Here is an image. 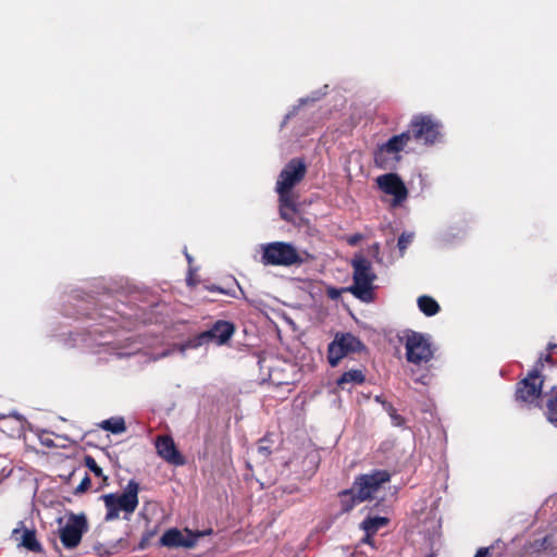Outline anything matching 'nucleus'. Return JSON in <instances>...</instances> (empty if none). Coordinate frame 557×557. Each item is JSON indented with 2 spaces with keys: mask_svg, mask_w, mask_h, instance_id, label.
<instances>
[{
  "mask_svg": "<svg viewBox=\"0 0 557 557\" xmlns=\"http://www.w3.org/2000/svg\"><path fill=\"white\" fill-rule=\"evenodd\" d=\"M351 265L354 269V284L348 288V292L361 301L371 302L373 300V282L376 278L371 262L363 256H356Z\"/></svg>",
  "mask_w": 557,
  "mask_h": 557,
  "instance_id": "f257e3e1",
  "label": "nucleus"
},
{
  "mask_svg": "<svg viewBox=\"0 0 557 557\" xmlns=\"http://www.w3.org/2000/svg\"><path fill=\"white\" fill-rule=\"evenodd\" d=\"M389 480L391 474L386 470H373L359 475L351 490L345 492L344 495H350L354 503H361L374 497L381 486Z\"/></svg>",
  "mask_w": 557,
  "mask_h": 557,
  "instance_id": "f03ea898",
  "label": "nucleus"
},
{
  "mask_svg": "<svg viewBox=\"0 0 557 557\" xmlns=\"http://www.w3.org/2000/svg\"><path fill=\"white\" fill-rule=\"evenodd\" d=\"M410 140V133L404 132L391 137L386 143L377 147L374 152V163L383 170H393L400 161V152Z\"/></svg>",
  "mask_w": 557,
  "mask_h": 557,
  "instance_id": "7ed1b4c3",
  "label": "nucleus"
},
{
  "mask_svg": "<svg viewBox=\"0 0 557 557\" xmlns=\"http://www.w3.org/2000/svg\"><path fill=\"white\" fill-rule=\"evenodd\" d=\"M138 488L135 481H129L122 494H107V520L117 518L121 511L133 513L138 505Z\"/></svg>",
  "mask_w": 557,
  "mask_h": 557,
  "instance_id": "20e7f679",
  "label": "nucleus"
},
{
  "mask_svg": "<svg viewBox=\"0 0 557 557\" xmlns=\"http://www.w3.org/2000/svg\"><path fill=\"white\" fill-rule=\"evenodd\" d=\"M442 123L432 115H416L410 123V137L418 143L431 146L442 139Z\"/></svg>",
  "mask_w": 557,
  "mask_h": 557,
  "instance_id": "39448f33",
  "label": "nucleus"
},
{
  "mask_svg": "<svg viewBox=\"0 0 557 557\" xmlns=\"http://www.w3.org/2000/svg\"><path fill=\"white\" fill-rule=\"evenodd\" d=\"M300 261L297 249L289 243L273 242L262 246V262L267 265L290 267Z\"/></svg>",
  "mask_w": 557,
  "mask_h": 557,
  "instance_id": "423d86ee",
  "label": "nucleus"
},
{
  "mask_svg": "<svg viewBox=\"0 0 557 557\" xmlns=\"http://www.w3.org/2000/svg\"><path fill=\"white\" fill-rule=\"evenodd\" d=\"M59 524V536L61 543L66 548H75L82 541L83 534L87 531V520L85 515L70 513L66 521L64 518L57 519Z\"/></svg>",
  "mask_w": 557,
  "mask_h": 557,
  "instance_id": "0eeeda50",
  "label": "nucleus"
},
{
  "mask_svg": "<svg viewBox=\"0 0 557 557\" xmlns=\"http://www.w3.org/2000/svg\"><path fill=\"white\" fill-rule=\"evenodd\" d=\"M405 346L407 360L411 363L428 362L433 356L429 337L421 333L411 332L408 334Z\"/></svg>",
  "mask_w": 557,
  "mask_h": 557,
  "instance_id": "6e6552de",
  "label": "nucleus"
},
{
  "mask_svg": "<svg viewBox=\"0 0 557 557\" xmlns=\"http://www.w3.org/2000/svg\"><path fill=\"white\" fill-rule=\"evenodd\" d=\"M234 325L227 321H216L211 329L202 332L193 341L189 346L197 348L208 343H214L216 345H224L234 334Z\"/></svg>",
  "mask_w": 557,
  "mask_h": 557,
  "instance_id": "1a4fd4ad",
  "label": "nucleus"
},
{
  "mask_svg": "<svg viewBox=\"0 0 557 557\" xmlns=\"http://www.w3.org/2000/svg\"><path fill=\"white\" fill-rule=\"evenodd\" d=\"M542 386L543 380L535 368L518 384L516 397L520 401L532 404L540 397Z\"/></svg>",
  "mask_w": 557,
  "mask_h": 557,
  "instance_id": "9d476101",
  "label": "nucleus"
},
{
  "mask_svg": "<svg viewBox=\"0 0 557 557\" xmlns=\"http://www.w3.org/2000/svg\"><path fill=\"white\" fill-rule=\"evenodd\" d=\"M306 164L301 159H292L281 171L275 187L293 189L305 176Z\"/></svg>",
  "mask_w": 557,
  "mask_h": 557,
  "instance_id": "9b49d317",
  "label": "nucleus"
},
{
  "mask_svg": "<svg viewBox=\"0 0 557 557\" xmlns=\"http://www.w3.org/2000/svg\"><path fill=\"white\" fill-rule=\"evenodd\" d=\"M376 184L382 191L394 197V206L400 205L408 196L406 185L396 173H387L377 176Z\"/></svg>",
  "mask_w": 557,
  "mask_h": 557,
  "instance_id": "f8f14e48",
  "label": "nucleus"
},
{
  "mask_svg": "<svg viewBox=\"0 0 557 557\" xmlns=\"http://www.w3.org/2000/svg\"><path fill=\"white\" fill-rule=\"evenodd\" d=\"M156 448L158 455L165 461L181 466L184 463V459L178 453L174 441L170 436H159L156 440Z\"/></svg>",
  "mask_w": 557,
  "mask_h": 557,
  "instance_id": "ddd939ff",
  "label": "nucleus"
},
{
  "mask_svg": "<svg viewBox=\"0 0 557 557\" xmlns=\"http://www.w3.org/2000/svg\"><path fill=\"white\" fill-rule=\"evenodd\" d=\"M83 342L85 346L90 348L94 352H100L103 346L102 324L88 327L83 334Z\"/></svg>",
  "mask_w": 557,
  "mask_h": 557,
  "instance_id": "4468645a",
  "label": "nucleus"
},
{
  "mask_svg": "<svg viewBox=\"0 0 557 557\" xmlns=\"http://www.w3.org/2000/svg\"><path fill=\"white\" fill-rule=\"evenodd\" d=\"M183 535H184V533L175 528L169 529L161 536L160 544L162 546L169 547V548H174V547L175 548L176 547L193 548V542H183Z\"/></svg>",
  "mask_w": 557,
  "mask_h": 557,
  "instance_id": "2eb2a0df",
  "label": "nucleus"
},
{
  "mask_svg": "<svg viewBox=\"0 0 557 557\" xmlns=\"http://www.w3.org/2000/svg\"><path fill=\"white\" fill-rule=\"evenodd\" d=\"M544 414L549 423L557 426V386L546 394Z\"/></svg>",
  "mask_w": 557,
  "mask_h": 557,
  "instance_id": "dca6fc26",
  "label": "nucleus"
},
{
  "mask_svg": "<svg viewBox=\"0 0 557 557\" xmlns=\"http://www.w3.org/2000/svg\"><path fill=\"white\" fill-rule=\"evenodd\" d=\"M387 523L384 517H368L361 523L362 530L366 532L363 542L369 543L370 536Z\"/></svg>",
  "mask_w": 557,
  "mask_h": 557,
  "instance_id": "f3484780",
  "label": "nucleus"
},
{
  "mask_svg": "<svg viewBox=\"0 0 557 557\" xmlns=\"http://www.w3.org/2000/svg\"><path fill=\"white\" fill-rule=\"evenodd\" d=\"M327 88V86L325 85L324 86V91L322 90H315L313 91L310 96H307V97H304V98H300L298 100V104L297 106H294L292 110L288 111V113L285 115V120L284 122H286L287 120H289L290 117L295 116L298 112V109L305 104H308V103H313L315 101H318L319 99H321L325 94V89Z\"/></svg>",
  "mask_w": 557,
  "mask_h": 557,
  "instance_id": "a211bd4d",
  "label": "nucleus"
},
{
  "mask_svg": "<svg viewBox=\"0 0 557 557\" xmlns=\"http://www.w3.org/2000/svg\"><path fill=\"white\" fill-rule=\"evenodd\" d=\"M335 338L339 342L347 354L359 351L363 348L362 343L350 333H346L341 336L337 335Z\"/></svg>",
  "mask_w": 557,
  "mask_h": 557,
  "instance_id": "6ab92c4d",
  "label": "nucleus"
},
{
  "mask_svg": "<svg viewBox=\"0 0 557 557\" xmlns=\"http://www.w3.org/2000/svg\"><path fill=\"white\" fill-rule=\"evenodd\" d=\"M418 307L421 312H423L426 317L435 315L440 311L438 302L426 295L420 296L418 298Z\"/></svg>",
  "mask_w": 557,
  "mask_h": 557,
  "instance_id": "aec40b11",
  "label": "nucleus"
},
{
  "mask_svg": "<svg viewBox=\"0 0 557 557\" xmlns=\"http://www.w3.org/2000/svg\"><path fill=\"white\" fill-rule=\"evenodd\" d=\"M363 381L364 374L361 370H349L337 380V386L344 389L347 384H361Z\"/></svg>",
  "mask_w": 557,
  "mask_h": 557,
  "instance_id": "412c9836",
  "label": "nucleus"
},
{
  "mask_svg": "<svg viewBox=\"0 0 557 557\" xmlns=\"http://www.w3.org/2000/svg\"><path fill=\"white\" fill-rule=\"evenodd\" d=\"M346 355L347 352L336 338L329 345L327 359L332 367L337 366L339 360Z\"/></svg>",
  "mask_w": 557,
  "mask_h": 557,
  "instance_id": "4be33fe9",
  "label": "nucleus"
},
{
  "mask_svg": "<svg viewBox=\"0 0 557 557\" xmlns=\"http://www.w3.org/2000/svg\"><path fill=\"white\" fill-rule=\"evenodd\" d=\"M272 448L269 444V438L263 437L259 441L257 448L253 450V456L259 462H264L271 455Z\"/></svg>",
  "mask_w": 557,
  "mask_h": 557,
  "instance_id": "5701e85b",
  "label": "nucleus"
},
{
  "mask_svg": "<svg viewBox=\"0 0 557 557\" xmlns=\"http://www.w3.org/2000/svg\"><path fill=\"white\" fill-rule=\"evenodd\" d=\"M21 544L30 552H40L41 546L36 539L35 531L25 530Z\"/></svg>",
  "mask_w": 557,
  "mask_h": 557,
  "instance_id": "b1692460",
  "label": "nucleus"
},
{
  "mask_svg": "<svg viewBox=\"0 0 557 557\" xmlns=\"http://www.w3.org/2000/svg\"><path fill=\"white\" fill-rule=\"evenodd\" d=\"M278 194L280 208H288L290 212H295V201L292 195V189H280L275 187Z\"/></svg>",
  "mask_w": 557,
  "mask_h": 557,
  "instance_id": "393cba45",
  "label": "nucleus"
},
{
  "mask_svg": "<svg viewBox=\"0 0 557 557\" xmlns=\"http://www.w3.org/2000/svg\"><path fill=\"white\" fill-rule=\"evenodd\" d=\"M125 431L126 425L123 417L116 416L107 419V432L112 434H121Z\"/></svg>",
  "mask_w": 557,
  "mask_h": 557,
  "instance_id": "a878e982",
  "label": "nucleus"
},
{
  "mask_svg": "<svg viewBox=\"0 0 557 557\" xmlns=\"http://www.w3.org/2000/svg\"><path fill=\"white\" fill-rule=\"evenodd\" d=\"M210 533H211V530L195 533V532H191L190 530L186 529L185 533L183 535V542H193V547H195L199 537H201L206 534H210Z\"/></svg>",
  "mask_w": 557,
  "mask_h": 557,
  "instance_id": "bb28decb",
  "label": "nucleus"
},
{
  "mask_svg": "<svg viewBox=\"0 0 557 557\" xmlns=\"http://www.w3.org/2000/svg\"><path fill=\"white\" fill-rule=\"evenodd\" d=\"M413 240V233H403L398 238V249L400 250V255L404 256L405 250Z\"/></svg>",
  "mask_w": 557,
  "mask_h": 557,
  "instance_id": "cd10ccee",
  "label": "nucleus"
},
{
  "mask_svg": "<svg viewBox=\"0 0 557 557\" xmlns=\"http://www.w3.org/2000/svg\"><path fill=\"white\" fill-rule=\"evenodd\" d=\"M89 486H90V479H89V476L85 475L83 478V480L81 481V483L76 486L75 493L76 494L84 493L85 491L88 490Z\"/></svg>",
  "mask_w": 557,
  "mask_h": 557,
  "instance_id": "c85d7f7f",
  "label": "nucleus"
},
{
  "mask_svg": "<svg viewBox=\"0 0 557 557\" xmlns=\"http://www.w3.org/2000/svg\"><path fill=\"white\" fill-rule=\"evenodd\" d=\"M86 465H87V467H88L91 471H94L97 475H101V473H102V469H101V468L96 463V461H95L92 458L88 457V458L86 459Z\"/></svg>",
  "mask_w": 557,
  "mask_h": 557,
  "instance_id": "c756f323",
  "label": "nucleus"
},
{
  "mask_svg": "<svg viewBox=\"0 0 557 557\" xmlns=\"http://www.w3.org/2000/svg\"><path fill=\"white\" fill-rule=\"evenodd\" d=\"M389 416L394 425L400 426L403 424V418L395 410H392Z\"/></svg>",
  "mask_w": 557,
  "mask_h": 557,
  "instance_id": "7c9ffc66",
  "label": "nucleus"
},
{
  "mask_svg": "<svg viewBox=\"0 0 557 557\" xmlns=\"http://www.w3.org/2000/svg\"><path fill=\"white\" fill-rule=\"evenodd\" d=\"M280 213L284 220L290 221L293 219V215L295 212H290V210H288V208H280Z\"/></svg>",
  "mask_w": 557,
  "mask_h": 557,
  "instance_id": "2f4dec72",
  "label": "nucleus"
},
{
  "mask_svg": "<svg viewBox=\"0 0 557 557\" xmlns=\"http://www.w3.org/2000/svg\"><path fill=\"white\" fill-rule=\"evenodd\" d=\"M490 553V549L487 547H481L476 554L474 555V557H487Z\"/></svg>",
  "mask_w": 557,
  "mask_h": 557,
  "instance_id": "473e14b6",
  "label": "nucleus"
},
{
  "mask_svg": "<svg viewBox=\"0 0 557 557\" xmlns=\"http://www.w3.org/2000/svg\"><path fill=\"white\" fill-rule=\"evenodd\" d=\"M327 295L332 298V299H336L338 296H339V292L335 288H330L327 290Z\"/></svg>",
  "mask_w": 557,
  "mask_h": 557,
  "instance_id": "72a5a7b5",
  "label": "nucleus"
},
{
  "mask_svg": "<svg viewBox=\"0 0 557 557\" xmlns=\"http://www.w3.org/2000/svg\"><path fill=\"white\" fill-rule=\"evenodd\" d=\"M41 443H42L44 445L48 446V447H52V446H53V442H52V440H50V438H44V437H41Z\"/></svg>",
  "mask_w": 557,
  "mask_h": 557,
  "instance_id": "f704fd0d",
  "label": "nucleus"
},
{
  "mask_svg": "<svg viewBox=\"0 0 557 557\" xmlns=\"http://www.w3.org/2000/svg\"><path fill=\"white\" fill-rule=\"evenodd\" d=\"M357 240H358V237H354V238L350 240V243H351V244H355Z\"/></svg>",
  "mask_w": 557,
  "mask_h": 557,
  "instance_id": "c9c22d12",
  "label": "nucleus"
},
{
  "mask_svg": "<svg viewBox=\"0 0 557 557\" xmlns=\"http://www.w3.org/2000/svg\"><path fill=\"white\" fill-rule=\"evenodd\" d=\"M186 258H187L188 262L190 263L191 262V258H190V256L188 253H186Z\"/></svg>",
  "mask_w": 557,
  "mask_h": 557,
  "instance_id": "e433bc0d",
  "label": "nucleus"
},
{
  "mask_svg": "<svg viewBox=\"0 0 557 557\" xmlns=\"http://www.w3.org/2000/svg\"><path fill=\"white\" fill-rule=\"evenodd\" d=\"M99 426H100V428H102V429H104V421L100 422V423H99Z\"/></svg>",
  "mask_w": 557,
  "mask_h": 557,
  "instance_id": "4c0bfd02",
  "label": "nucleus"
},
{
  "mask_svg": "<svg viewBox=\"0 0 557 557\" xmlns=\"http://www.w3.org/2000/svg\"><path fill=\"white\" fill-rule=\"evenodd\" d=\"M557 348V344L549 345V349Z\"/></svg>",
  "mask_w": 557,
  "mask_h": 557,
  "instance_id": "58836bf2",
  "label": "nucleus"
},
{
  "mask_svg": "<svg viewBox=\"0 0 557 557\" xmlns=\"http://www.w3.org/2000/svg\"><path fill=\"white\" fill-rule=\"evenodd\" d=\"M17 533H18V529H14V530H13V534L15 535V534H17Z\"/></svg>",
  "mask_w": 557,
  "mask_h": 557,
  "instance_id": "ea45409f",
  "label": "nucleus"
},
{
  "mask_svg": "<svg viewBox=\"0 0 557 557\" xmlns=\"http://www.w3.org/2000/svg\"><path fill=\"white\" fill-rule=\"evenodd\" d=\"M545 361H550V357H549V356H546V357H545Z\"/></svg>",
  "mask_w": 557,
  "mask_h": 557,
  "instance_id": "a19ab883",
  "label": "nucleus"
},
{
  "mask_svg": "<svg viewBox=\"0 0 557 557\" xmlns=\"http://www.w3.org/2000/svg\"><path fill=\"white\" fill-rule=\"evenodd\" d=\"M542 362H543V358H542V357H540V359H539V363H542Z\"/></svg>",
  "mask_w": 557,
  "mask_h": 557,
  "instance_id": "79ce46f5",
  "label": "nucleus"
}]
</instances>
